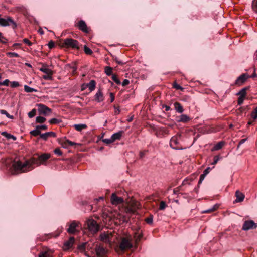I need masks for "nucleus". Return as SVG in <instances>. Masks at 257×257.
<instances>
[{
    "label": "nucleus",
    "mask_w": 257,
    "mask_h": 257,
    "mask_svg": "<svg viewBox=\"0 0 257 257\" xmlns=\"http://www.w3.org/2000/svg\"><path fill=\"white\" fill-rule=\"evenodd\" d=\"M31 164L28 160L21 161L15 159L12 165V173L18 174L30 170Z\"/></svg>",
    "instance_id": "1"
},
{
    "label": "nucleus",
    "mask_w": 257,
    "mask_h": 257,
    "mask_svg": "<svg viewBox=\"0 0 257 257\" xmlns=\"http://www.w3.org/2000/svg\"><path fill=\"white\" fill-rule=\"evenodd\" d=\"M62 47L67 48L79 50L80 49V44L77 40L71 38H67L63 40Z\"/></svg>",
    "instance_id": "2"
},
{
    "label": "nucleus",
    "mask_w": 257,
    "mask_h": 257,
    "mask_svg": "<svg viewBox=\"0 0 257 257\" xmlns=\"http://www.w3.org/2000/svg\"><path fill=\"white\" fill-rule=\"evenodd\" d=\"M132 247L133 244L131 242V239L129 237H122L121 238L118 247L119 249L124 251L131 248Z\"/></svg>",
    "instance_id": "3"
},
{
    "label": "nucleus",
    "mask_w": 257,
    "mask_h": 257,
    "mask_svg": "<svg viewBox=\"0 0 257 257\" xmlns=\"http://www.w3.org/2000/svg\"><path fill=\"white\" fill-rule=\"evenodd\" d=\"M87 226L89 230L93 234L97 233L99 230V225L92 219L87 220Z\"/></svg>",
    "instance_id": "4"
},
{
    "label": "nucleus",
    "mask_w": 257,
    "mask_h": 257,
    "mask_svg": "<svg viewBox=\"0 0 257 257\" xmlns=\"http://www.w3.org/2000/svg\"><path fill=\"white\" fill-rule=\"evenodd\" d=\"M38 113L39 115H49L52 112V109L42 104H36Z\"/></svg>",
    "instance_id": "5"
},
{
    "label": "nucleus",
    "mask_w": 257,
    "mask_h": 257,
    "mask_svg": "<svg viewBox=\"0 0 257 257\" xmlns=\"http://www.w3.org/2000/svg\"><path fill=\"white\" fill-rule=\"evenodd\" d=\"M50 157V155L49 154H44L40 156L37 155V157H35L33 156V165H40L43 163L45 162Z\"/></svg>",
    "instance_id": "6"
},
{
    "label": "nucleus",
    "mask_w": 257,
    "mask_h": 257,
    "mask_svg": "<svg viewBox=\"0 0 257 257\" xmlns=\"http://www.w3.org/2000/svg\"><path fill=\"white\" fill-rule=\"evenodd\" d=\"M13 25L14 28L17 27L16 23L11 17H8L7 19L0 18V26L3 27Z\"/></svg>",
    "instance_id": "7"
},
{
    "label": "nucleus",
    "mask_w": 257,
    "mask_h": 257,
    "mask_svg": "<svg viewBox=\"0 0 257 257\" xmlns=\"http://www.w3.org/2000/svg\"><path fill=\"white\" fill-rule=\"evenodd\" d=\"M257 228V223H255L253 220H246L244 222L242 229L247 231Z\"/></svg>",
    "instance_id": "8"
},
{
    "label": "nucleus",
    "mask_w": 257,
    "mask_h": 257,
    "mask_svg": "<svg viewBox=\"0 0 257 257\" xmlns=\"http://www.w3.org/2000/svg\"><path fill=\"white\" fill-rule=\"evenodd\" d=\"M79 224V222L73 221L69 225L67 231L69 234H74L79 231L77 229Z\"/></svg>",
    "instance_id": "9"
},
{
    "label": "nucleus",
    "mask_w": 257,
    "mask_h": 257,
    "mask_svg": "<svg viewBox=\"0 0 257 257\" xmlns=\"http://www.w3.org/2000/svg\"><path fill=\"white\" fill-rule=\"evenodd\" d=\"M124 201L121 197H118L115 193H113L111 197V202L113 205H117L122 204Z\"/></svg>",
    "instance_id": "10"
},
{
    "label": "nucleus",
    "mask_w": 257,
    "mask_h": 257,
    "mask_svg": "<svg viewBox=\"0 0 257 257\" xmlns=\"http://www.w3.org/2000/svg\"><path fill=\"white\" fill-rule=\"evenodd\" d=\"M249 76L246 73H243L240 75L235 80V84L237 85H241L244 83Z\"/></svg>",
    "instance_id": "11"
},
{
    "label": "nucleus",
    "mask_w": 257,
    "mask_h": 257,
    "mask_svg": "<svg viewBox=\"0 0 257 257\" xmlns=\"http://www.w3.org/2000/svg\"><path fill=\"white\" fill-rule=\"evenodd\" d=\"M48 127L45 124L37 125L34 130H33V136H41L42 130H47Z\"/></svg>",
    "instance_id": "12"
},
{
    "label": "nucleus",
    "mask_w": 257,
    "mask_h": 257,
    "mask_svg": "<svg viewBox=\"0 0 257 257\" xmlns=\"http://www.w3.org/2000/svg\"><path fill=\"white\" fill-rule=\"evenodd\" d=\"M75 242V238L74 237H70L69 239L64 243L63 249L64 250H68L71 248Z\"/></svg>",
    "instance_id": "13"
},
{
    "label": "nucleus",
    "mask_w": 257,
    "mask_h": 257,
    "mask_svg": "<svg viewBox=\"0 0 257 257\" xmlns=\"http://www.w3.org/2000/svg\"><path fill=\"white\" fill-rule=\"evenodd\" d=\"M100 240L105 243H110L112 239V235L104 232L100 235Z\"/></svg>",
    "instance_id": "14"
},
{
    "label": "nucleus",
    "mask_w": 257,
    "mask_h": 257,
    "mask_svg": "<svg viewBox=\"0 0 257 257\" xmlns=\"http://www.w3.org/2000/svg\"><path fill=\"white\" fill-rule=\"evenodd\" d=\"M56 134L54 132H48L44 134H42L40 136V138L44 141H47L49 137H56Z\"/></svg>",
    "instance_id": "15"
},
{
    "label": "nucleus",
    "mask_w": 257,
    "mask_h": 257,
    "mask_svg": "<svg viewBox=\"0 0 257 257\" xmlns=\"http://www.w3.org/2000/svg\"><path fill=\"white\" fill-rule=\"evenodd\" d=\"M79 29L85 33H88L89 30L85 22L83 20H80L78 23Z\"/></svg>",
    "instance_id": "16"
},
{
    "label": "nucleus",
    "mask_w": 257,
    "mask_h": 257,
    "mask_svg": "<svg viewBox=\"0 0 257 257\" xmlns=\"http://www.w3.org/2000/svg\"><path fill=\"white\" fill-rule=\"evenodd\" d=\"M95 251L98 257H102L106 253V250L102 246H97L95 248Z\"/></svg>",
    "instance_id": "17"
},
{
    "label": "nucleus",
    "mask_w": 257,
    "mask_h": 257,
    "mask_svg": "<svg viewBox=\"0 0 257 257\" xmlns=\"http://www.w3.org/2000/svg\"><path fill=\"white\" fill-rule=\"evenodd\" d=\"M235 197L236 199L234 201L235 202H241L243 201V200L244 199V195L243 194H242L241 192H240L239 191L237 190L235 192Z\"/></svg>",
    "instance_id": "18"
},
{
    "label": "nucleus",
    "mask_w": 257,
    "mask_h": 257,
    "mask_svg": "<svg viewBox=\"0 0 257 257\" xmlns=\"http://www.w3.org/2000/svg\"><path fill=\"white\" fill-rule=\"evenodd\" d=\"M95 99L98 102H102L104 100V97L102 91L99 89L95 95Z\"/></svg>",
    "instance_id": "19"
},
{
    "label": "nucleus",
    "mask_w": 257,
    "mask_h": 257,
    "mask_svg": "<svg viewBox=\"0 0 257 257\" xmlns=\"http://www.w3.org/2000/svg\"><path fill=\"white\" fill-rule=\"evenodd\" d=\"M124 131H120L117 133H115L113 134L111 137L113 141V142L115 141L116 140H120L122 136V134H123Z\"/></svg>",
    "instance_id": "20"
},
{
    "label": "nucleus",
    "mask_w": 257,
    "mask_h": 257,
    "mask_svg": "<svg viewBox=\"0 0 257 257\" xmlns=\"http://www.w3.org/2000/svg\"><path fill=\"white\" fill-rule=\"evenodd\" d=\"M179 143V141L176 137H172L170 141V146L173 149H176V145Z\"/></svg>",
    "instance_id": "21"
},
{
    "label": "nucleus",
    "mask_w": 257,
    "mask_h": 257,
    "mask_svg": "<svg viewBox=\"0 0 257 257\" xmlns=\"http://www.w3.org/2000/svg\"><path fill=\"white\" fill-rule=\"evenodd\" d=\"M86 86L88 87L89 90L91 92L93 91L96 87V82L94 80H91L89 83L86 84Z\"/></svg>",
    "instance_id": "22"
},
{
    "label": "nucleus",
    "mask_w": 257,
    "mask_h": 257,
    "mask_svg": "<svg viewBox=\"0 0 257 257\" xmlns=\"http://www.w3.org/2000/svg\"><path fill=\"white\" fill-rule=\"evenodd\" d=\"M58 142L64 148H68V144L66 142V138L65 137L58 139Z\"/></svg>",
    "instance_id": "23"
},
{
    "label": "nucleus",
    "mask_w": 257,
    "mask_h": 257,
    "mask_svg": "<svg viewBox=\"0 0 257 257\" xmlns=\"http://www.w3.org/2000/svg\"><path fill=\"white\" fill-rule=\"evenodd\" d=\"M174 105L175 107V109L177 112L180 113H181L183 112L184 109L180 103L176 102L174 103Z\"/></svg>",
    "instance_id": "24"
},
{
    "label": "nucleus",
    "mask_w": 257,
    "mask_h": 257,
    "mask_svg": "<svg viewBox=\"0 0 257 257\" xmlns=\"http://www.w3.org/2000/svg\"><path fill=\"white\" fill-rule=\"evenodd\" d=\"M39 70L45 74L53 73L52 71L47 65H43L42 67L39 68Z\"/></svg>",
    "instance_id": "25"
},
{
    "label": "nucleus",
    "mask_w": 257,
    "mask_h": 257,
    "mask_svg": "<svg viewBox=\"0 0 257 257\" xmlns=\"http://www.w3.org/2000/svg\"><path fill=\"white\" fill-rule=\"evenodd\" d=\"M1 135L7 138L8 139H13L14 141L16 140V137L15 136L7 133V132H2L1 133Z\"/></svg>",
    "instance_id": "26"
},
{
    "label": "nucleus",
    "mask_w": 257,
    "mask_h": 257,
    "mask_svg": "<svg viewBox=\"0 0 257 257\" xmlns=\"http://www.w3.org/2000/svg\"><path fill=\"white\" fill-rule=\"evenodd\" d=\"M248 87L243 88L236 94V95H239V96L240 97L245 98L246 94V90L248 89Z\"/></svg>",
    "instance_id": "27"
},
{
    "label": "nucleus",
    "mask_w": 257,
    "mask_h": 257,
    "mask_svg": "<svg viewBox=\"0 0 257 257\" xmlns=\"http://www.w3.org/2000/svg\"><path fill=\"white\" fill-rule=\"evenodd\" d=\"M87 125L85 124H76L74 125V127L78 131H81L83 129L87 128Z\"/></svg>",
    "instance_id": "28"
},
{
    "label": "nucleus",
    "mask_w": 257,
    "mask_h": 257,
    "mask_svg": "<svg viewBox=\"0 0 257 257\" xmlns=\"http://www.w3.org/2000/svg\"><path fill=\"white\" fill-rule=\"evenodd\" d=\"M189 117L185 114H182L180 116L178 122H186L189 120Z\"/></svg>",
    "instance_id": "29"
},
{
    "label": "nucleus",
    "mask_w": 257,
    "mask_h": 257,
    "mask_svg": "<svg viewBox=\"0 0 257 257\" xmlns=\"http://www.w3.org/2000/svg\"><path fill=\"white\" fill-rule=\"evenodd\" d=\"M46 120V119L44 117L41 116H37L36 118V122L39 123H43Z\"/></svg>",
    "instance_id": "30"
},
{
    "label": "nucleus",
    "mask_w": 257,
    "mask_h": 257,
    "mask_svg": "<svg viewBox=\"0 0 257 257\" xmlns=\"http://www.w3.org/2000/svg\"><path fill=\"white\" fill-rule=\"evenodd\" d=\"M87 243H83L78 246V249L81 251H83L85 250L86 248L88 247Z\"/></svg>",
    "instance_id": "31"
},
{
    "label": "nucleus",
    "mask_w": 257,
    "mask_h": 257,
    "mask_svg": "<svg viewBox=\"0 0 257 257\" xmlns=\"http://www.w3.org/2000/svg\"><path fill=\"white\" fill-rule=\"evenodd\" d=\"M105 72L108 76H110L112 73V68L109 66H106L105 68Z\"/></svg>",
    "instance_id": "32"
},
{
    "label": "nucleus",
    "mask_w": 257,
    "mask_h": 257,
    "mask_svg": "<svg viewBox=\"0 0 257 257\" xmlns=\"http://www.w3.org/2000/svg\"><path fill=\"white\" fill-rule=\"evenodd\" d=\"M251 7L252 11L257 13V0L252 1Z\"/></svg>",
    "instance_id": "33"
},
{
    "label": "nucleus",
    "mask_w": 257,
    "mask_h": 257,
    "mask_svg": "<svg viewBox=\"0 0 257 257\" xmlns=\"http://www.w3.org/2000/svg\"><path fill=\"white\" fill-rule=\"evenodd\" d=\"M0 113L2 114L5 115L8 118L10 119H13L14 116L13 115H10L6 110L1 109L0 110Z\"/></svg>",
    "instance_id": "34"
},
{
    "label": "nucleus",
    "mask_w": 257,
    "mask_h": 257,
    "mask_svg": "<svg viewBox=\"0 0 257 257\" xmlns=\"http://www.w3.org/2000/svg\"><path fill=\"white\" fill-rule=\"evenodd\" d=\"M84 51L85 53L87 55H91L93 53L92 50L88 47L86 45L84 46Z\"/></svg>",
    "instance_id": "35"
},
{
    "label": "nucleus",
    "mask_w": 257,
    "mask_h": 257,
    "mask_svg": "<svg viewBox=\"0 0 257 257\" xmlns=\"http://www.w3.org/2000/svg\"><path fill=\"white\" fill-rule=\"evenodd\" d=\"M112 79L117 84L119 85L121 84V82L116 75L113 74Z\"/></svg>",
    "instance_id": "36"
},
{
    "label": "nucleus",
    "mask_w": 257,
    "mask_h": 257,
    "mask_svg": "<svg viewBox=\"0 0 257 257\" xmlns=\"http://www.w3.org/2000/svg\"><path fill=\"white\" fill-rule=\"evenodd\" d=\"M49 122L50 124H58L61 122V120L55 118H53L50 119Z\"/></svg>",
    "instance_id": "37"
},
{
    "label": "nucleus",
    "mask_w": 257,
    "mask_h": 257,
    "mask_svg": "<svg viewBox=\"0 0 257 257\" xmlns=\"http://www.w3.org/2000/svg\"><path fill=\"white\" fill-rule=\"evenodd\" d=\"M224 145V143L223 142H219L214 146V149L216 150H218L220 149L223 145Z\"/></svg>",
    "instance_id": "38"
},
{
    "label": "nucleus",
    "mask_w": 257,
    "mask_h": 257,
    "mask_svg": "<svg viewBox=\"0 0 257 257\" xmlns=\"http://www.w3.org/2000/svg\"><path fill=\"white\" fill-rule=\"evenodd\" d=\"M102 141H103V142H104V143H105L106 144H110L114 142L111 137L110 138L103 139L102 140Z\"/></svg>",
    "instance_id": "39"
},
{
    "label": "nucleus",
    "mask_w": 257,
    "mask_h": 257,
    "mask_svg": "<svg viewBox=\"0 0 257 257\" xmlns=\"http://www.w3.org/2000/svg\"><path fill=\"white\" fill-rule=\"evenodd\" d=\"M251 117L254 119H255L257 118V107H256L254 109V111H253L251 113Z\"/></svg>",
    "instance_id": "40"
},
{
    "label": "nucleus",
    "mask_w": 257,
    "mask_h": 257,
    "mask_svg": "<svg viewBox=\"0 0 257 257\" xmlns=\"http://www.w3.org/2000/svg\"><path fill=\"white\" fill-rule=\"evenodd\" d=\"M153 216L150 215L149 217L145 219V221L147 224H151L153 223Z\"/></svg>",
    "instance_id": "41"
},
{
    "label": "nucleus",
    "mask_w": 257,
    "mask_h": 257,
    "mask_svg": "<svg viewBox=\"0 0 257 257\" xmlns=\"http://www.w3.org/2000/svg\"><path fill=\"white\" fill-rule=\"evenodd\" d=\"M0 41L4 44H6L8 42V40L3 35L1 32H0Z\"/></svg>",
    "instance_id": "42"
},
{
    "label": "nucleus",
    "mask_w": 257,
    "mask_h": 257,
    "mask_svg": "<svg viewBox=\"0 0 257 257\" xmlns=\"http://www.w3.org/2000/svg\"><path fill=\"white\" fill-rule=\"evenodd\" d=\"M215 209H216V205L213 206L211 208H209L208 209L203 211L202 213H210V212H211L214 211Z\"/></svg>",
    "instance_id": "43"
},
{
    "label": "nucleus",
    "mask_w": 257,
    "mask_h": 257,
    "mask_svg": "<svg viewBox=\"0 0 257 257\" xmlns=\"http://www.w3.org/2000/svg\"><path fill=\"white\" fill-rule=\"evenodd\" d=\"M54 152L55 154L60 156L63 155V153L60 148H58L54 150Z\"/></svg>",
    "instance_id": "44"
},
{
    "label": "nucleus",
    "mask_w": 257,
    "mask_h": 257,
    "mask_svg": "<svg viewBox=\"0 0 257 257\" xmlns=\"http://www.w3.org/2000/svg\"><path fill=\"white\" fill-rule=\"evenodd\" d=\"M7 55L10 57H19L18 54L16 52H8Z\"/></svg>",
    "instance_id": "45"
},
{
    "label": "nucleus",
    "mask_w": 257,
    "mask_h": 257,
    "mask_svg": "<svg viewBox=\"0 0 257 257\" xmlns=\"http://www.w3.org/2000/svg\"><path fill=\"white\" fill-rule=\"evenodd\" d=\"M39 257H52L50 254L46 251L41 252L39 255Z\"/></svg>",
    "instance_id": "46"
},
{
    "label": "nucleus",
    "mask_w": 257,
    "mask_h": 257,
    "mask_svg": "<svg viewBox=\"0 0 257 257\" xmlns=\"http://www.w3.org/2000/svg\"><path fill=\"white\" fill-rule=\"evenodd\" d=\"M113 59L118 64L122 65L125 63V62H123L122 61H120L118 59V58L116 56L113 57Z\"/></svg>",
    "instance_id": "47"
},
{
    "label": "nucleus",
    "mask_w": 257,
    "mask_h": 257,
    "mask_svg": "<svg viewBox=\"0 0 257 257\" xmlns=\"http://www.w3.org/2000/svg\"><path fill=\"white\" fill-rule=\"evenodd\" d=\"M166 205L165 202L161 201L159 205V209L161 210H164L166 208Z\"/></svg>",
    "instance_id": "48"
},
{
    "label": "nucleus",
    "mask_w": 257,
    "mask_h": 257,
    "mask_svg": "<svg viewBox=\"0 0 257 257\" xmlns=\"http://www.w3.org/2000/svg\"><path fill=\"white\" fill-rule=\"evenodd\" d=\"M19 85V83L17 81H13L11 83V86L12 88L18 87Z\"/></svg>",
    "instance_id": "49"
},
{
    "label": "nucleus",
    "mask_w": 257,
    "mask_h": 257,
    "mask_svg": "<svg viewBox=\"0 0 257 257\" xmlns=\"http://www.w3.org/2000/svg\"><path fill=\"white\" fill-rule=\"evenodd\" d=\"M52 74L53 73L45 74V75L43 76V78L45 79H51Z\"/></svg>",
    "instance_id": "50"
},
{
    "label": "nucleus",
    "mask_w": 257,
    "mask_h": 257,
    "mask_svg": "<svg viewBox=\"0 0 257 257\" xmlns=\"http://www.w3.org/2000/svg\"><path fill=\"white\" fill-rule=\"evenodd\" d=\"M173 88L176 89L177 90H182L183 88L179 84H177L176 83H174L173 84Z\"/></svg>",
    "instance_id": "51"
},
{
    "label": "nucleus",
    "mask_w": 257,
    "mask_h": 257,
    "mask_svg": "<svg viewBox=\"0 0 257 257\" xmlns=\"http://www.w3.org/2000/svg\"><path fill=\"white\" fill-rule=\"evenodd\" d=\"M206 175H205L204 174L202 173V174L200 175V177H199V181H198V184H201L202 181H203V180L204 179L205 176Z\"/></svg>",
    "instance_id": "52"
},
{
    "label": "nucleus",
    "mask_w": 257,
    "mask_h": 257,
    "mask_svg": "<svg viewBox=\"0 0 257 257\" xmlns=\"http://www.w3.org/2000/svg\"><path fill=\"white\" fill-rule=\"evenodd\" d=\"M10 83L9 79H6L3 82H0V85L8 86Z\"/></svg>",
    "instance_id": "53"
},
{
    "label": "nucleus",
    "mask_w": 257,
    "mask_h": 257,
    "mask_svg": "<svg viewBox=\"0 0 257 257\" xmlns=\"http://www.w3.org/2000/svg\"><path fill=\"white\" fill-rule=\"evenodd\" d=\"M219 159H220V157L219 156H217V155L215 156L214 157L213 162L212 163V165L216 164L217 163V162L219 161Z\"/></svg>",
    "instance_id": "54"
},
{
    "label": "nucleus",
    "mask_w": 257,
    "mask_h": 257,
    "mask_svg": "<svg viewBox=\"0 0 257 257\" xmlns=\"http://www.w3.org/2000/svg\"><path fill=\"white\" fill-rule=\"evenodd\" d=\"M48 46L50 49H52L55 46L54 42L52 40L50 41L48 44Z\"/></svg>",
    "instance_id": "55"
},
{
    "label": "nucleus",
    "mask_w": 257,
    "mask_h": 257,
    "mask_svg": "<svg viewBox=\"0 0 257 257\" xmlns=\"http://www.w3.org/2000/svg\"><path fill=\"white\" fill-rule=\"evenodd\" d=\"M24 89H25V91L27 92H32V88H31L26 85L24 86Z\"/></svg>",
    "instance_id": "56"
},
{
    "label": "nucleus",
    "mask_w": 257,
    "mask_h": 257,
    "mask_svg": "<svg viewBox=\"0 0 257 257\" xmlns=\"http://www.w3.org/2000/svg\"><path fill=\"white\" fill-rule=\"evenodd\" d=\"M244 99V97L239 96L238 98V100H237V103H238V104L239 105L242 104L243 103V102Z\"/></svg>",
    "instance_id": "57"
},
{
    "label": "nucleus",
    "mask_w": 257,
    "mask_h": 257,
    "mask_svg": "<svg viewBox=\"0 0 257 257\" xmlns=\"http://www.w3.org/2000/svg\"><path fill=\"white\" fill-rule=\"evenodd\" d=\"M68 144V146H73V145H76L77 143L74 142H72V141H71L69 140H67L66 139V142Z\"/></svg>",
    "instance_id": "58"
},
{
    "label": "nucleus",
    "mask_w": 257,
    "mask_h": 257,
    "mask_svg": "<svg viewBox=\"0 0 257 257\" xmlns=\"http://www.w3.org/2000/svg\"><path fill=\"white\" fill-rule=\"evenodd\" d=\"M130 83V81L127 79H124L123 82H122V85L123 86H125L127 85H128Z\"/></svg>",
    "instance_id": "59"
},
{
    "label": "nucleus",
    "mask_w": 257,
    "mask_h": 257,
    "mask_svg": "<svg viewBox=\"0 0 257 257\" xmlns=\"http://www.w3.org/2000/svg\"><path fill=\"white\" fill-rule=\"evenodd\" d=\"M246 140H247V139H241V140L239 141V143H238V144L237 148H239V146H240V145H242V144H243L244 143H245V142L246 141Z\"/></svg>",
    "instance_id": "60"
},
{
    "label": "nucleus",
    "mask_w": 257,
    "mask_h": 257,
    "mask_svg": "<svg viewBox=\"0 0 257 257\" xmlns=\"http://www.w3.org/2000/svg\"><path fill=\"white\" fill-rule=\"evenodd\" d=\"M210 169V167H207L206 169L204 170L203 173L205 175H207L209 173Z\"/></svg>",
    "instance_id": "61"
},
{
    "label": "nucleus",
    "mask_w": 257,
    "mask_h": 257,
    "mask_svg": "<svg viewBox=\"0 0 257 257\" xmlns=\"http://www.w3.org/2000/svg\"><path fill=\"white\" fill-rule=\"evenodd\" d=\"M115 111H114V113L115 115H118L120 113V110L119 108H117V107H115Z\"/></svg>",
    "instance_id": "62"
},
{
    "label": "nucleus",
    "mask_w": 257,
    "mask_h": 257,
    "mask_svg": "<svg viewBox=\"0 0 257 257\" xmlns=\"http://www.w3.org/2000/svg\"><path fill=\"white\" fill-rule=\"evenodd\" d=\"M23 41L25 43L28 44V45H31V42L27 38H25L23 40Z\"/></svg>",
    "instance_id": "63"
},
{
    "label": "nucleus",
    "mask_w": 257,
    "mask_h": 257,
    "mask_svg": "<svg viewBox=\"0 0 257 257\" xmlns=\"http://www.w3.org/2000/svg\"><path fill=\"white\" fill-rule=\"evenodd\" d=\"M247 108V106L246 107H240L239 109H238V110L240 112H243L245 110V109H246Z\"/></svg>",
    "instance_id": "64"
}]
</instances>
